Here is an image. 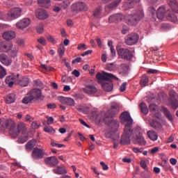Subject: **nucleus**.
Instances as JSON below:
<instances>
[{
	"label": "nucleus",
	"instance_id": "obj_1",
	"mask_svg": "<svg viewBox=\"0 0 178 178\" xmlns=\"http://www.w3.org/2000/svg\"><path fill=\"white\" fill-rule=\"evenodd\" d=\"M121 123L125 126L124 133L121 137L120 143L122 144H130V137L131 136V126L133 125V119L130 113L125 111L120 115Z\"/></svg>",
	"mask_w": 178,
	"mask_h": 178
},
{
	"label": "nucleus",
	"instance_id": "obj_2",
	"mask_svg": "<svg viewBox=\"0 0 178 178\" xmlns=\"http://www.w3.org/2000/svg\"><path fill=\"white\" fill-rule=\"evenodd\" d=\"M4 126L6 129L10 130V134L14 138L17 137L20 133L22 134L29 133L27 131V125L24 122H19L16 128V122L12 119H8L4 122Z\"/></svg>",
	"mask_w": 178,
	"mask_h": 178
},
{
	"label": "nucleus",
	"instance_id": "obj_3",
	"mask_svg": "<svg viewBox=\"0 0 178 178\" xmlns=\"http://www.w3.org/2000/svg\"><path fill=\"white\" fill-rule=\"evenodd\" d=\"M144 10L143 9L134 10L131 14L125 16V22L129 26H136L138 24L140 20L144 19Z\"/></svg>",
	"mask_w": 178,
	"mask_h": 178
},
{
	"label": "nucleus",
	"instance_id": "obj_4",
	"mask_svg": "<svg viewBox=\"0 0 178 178\" xmlns=\"http://www.w3.org/2000/svg\"><path fill=\"white\" fill-rule=\"evenodd\" d=\"M118 55L120 59H124V60H131L134 58L133 51L127 48L120 47L117 49Z\"/></svg>",
	"mask_w": 178,
	"mask_h": 178
},
{
	"label": "nucleus",
	"instance_id": "obj_5",
	"mask_svg": "<svg viewBox=\"0 0 178 178\" xmlns=\"http://www.w3.org/2000/svg\"><path fill=\"white\" fill-rule=\"evenodd\" d=\"M118 113H119V105L114 104L105 113L104 118H100L99 121L104 120V123H106V119H111V118H113V116L118 115Z\"/></svg>",
	"mask_w": 178,
	"mask_h": 178
},
{
	"label": "nucleus",
	"instance_id": "obj_6",
	"mask_svg": "<svg viewBox=\"0 0 178 178\" xmlns=\"http://www.w3.org/2000/svg\"><path fill=\"white\" fill-rule=\"evenodd\" d=\"M96 79L98 80V83L104 84V81H109L111 80V79H118V77L112 74H109L103 71L102 73L98 72L96 74Z\"/></svg>",
	"mask_w": 178,
	"mask_h": 178
},
{
	"label": "nucleus",
	"instance_id": "obj_7",
	"mask_svg": "<svg viewBox=\"0 0 178 178\" xmlns=\"http://www.w3.org/2000/svg\"><path fill=\"white\" fill-rule=\"evenodd\" d=\"M22 16V8H14L11 9L7 14V19L8 20H15Z\"/></svg>",
	"mask_w": 178,
	"mask_h": 178
},
{
	"label": "nucleus",
	"instance_id": "obj_8",
	"mask_svg": "<svg viewBox=\"0 0 178 178\" xmlns=\"http://www.w3.org/2000/svg\"><path fill=\"white\" fill-rule=\"evenodd\" d=\"M45 155H47V152H45V149H44L35 147L32 151V158L35 161H38V159H42Z\"/></svg>",
	"mask_w": 178,
	"mask_h": 178
},
{
	"label": "nucleus",
	"instance_id": "obj_9",
	"mask_svg": "<svg viewBox=\"0 0 178 178\" xmlns=\"http://www.w3.org/2000/svg\"><path fill=\"white\" fill-rule=\"evenodd\" d=\"M138 40H140L138 34L131 33L125 37L124 42L127 45H134L136 42H138Z\"/></svg>",
	"mask_w": 178,
	"mask_h": 178
},
{
	"label": "nucleus",
	"instance_id": "obj_10",
	"mask_svg": "<svg viewBox=\"0 0 178 178\" xmlns=\"http://www.w3.org/2000/svg\"><path fill=\"white\" fill-rule=\"evenodd\" d=\"M30 24H31V19L25 17L18 21L15 24V26L19 30H24V29H27Z\"/></svg>",
	"mask_w": 178,
	"mask_h": 178
},
{
	"label": "nucleus",
	"instance_id": "obj_11",
	"mask_svg": "<svg viewBox=\"0 0 178 178\" xmlns=\"http://www.w3.org/2000/svg\"><path fill=\"white\" fill-rule=\"evenodd\" d=\"M71 9L73 12H82L83 10H87L88 8L87 7V5H86V3L76 2L72 4Z\"/></svg>",
	"mask_w": 178,
	"mask_h": 178
},
{
	"label": "nucleus",
	"instance_id": "obj_12",
	"mask_svg": "<svg viewBox=\"0 0 178 178\" xmlns=\"http://www.w3.org/2000/svg\"><path fill=\"white\" fill-rule=\"evenodd\" d=\"M170 102L171 104V108L172 109H177L178 108L177 93H176L175 90L170 91Z\"/></svg>",
	"mask_w": 178,
	"mask_h": 178
},
{
	"label": "nucleus",
	"instance_id": "obj_13",
	"mask_svg": "<svg viewBox=\"0 0 178 178\" xmlns=\"http://www.w3.org/2000/svg\"><path fill=\"white\" fill-rule=\"evenodd\" d=\"M35 15L39 20H45V19H48L49 17L48 12L42 8H38L35 12Z\"/></svg>",
	"mask_w": 178,
	"mask_h": 178
},
{
	"label": "nucleus",
	"instance_id": "obj_14",
	"mask_svg": "<svg viewBox=\"0 0 178 178\" xmlns=\"http://www.w3.org/2000/svg\"><path fill=\"white\" fill-rule=\"evenodd\" d=\"M131 131L132 132L130 136V140H131V138H134V136L135 137H140L145 133L144 129H143L141 127H136L134 131L131 129Z\"/></svg>",
	"mask_w": 178,
	"mask_h": 178
},
{
	"label": "nucleus",
	"instance_id": "obj_15",
	"mask_svg": "<svg viewBox=\"0 0 178 178\" xmlns=\"http://www.w3.org/2000/svg\"><path fill=\"white\" fill-rule=\"evenodd\" d=\"M83 91L88 95H94L98 91V89L94 85H88L83 88Z\"/></svg>",
	"mask_w": 178,
	"mask_h": 178
},
{
	"label": "nucleus",
	"instance_id": "obj_16",
	"mask_svg": "<svg viewBox=\"0 0 178 178\" xmlns=\"http://www.w3.org/2000/svg\"><path fill=\"white\" fill-rule=\"evenodd\" d=\"M8 51L6 52H8L9 55L12 56V58H16L17 56V48L16 47H13V44L12 42H9L7 46Z\"/></svg>",
	"mask_w": 178,
	"mask_h": 178
},
{
	"label": "nucleus",
	"instance_id": "obj_17",
	"mask_svg": "<svg viewBox=\"0 0 178 178\" xmlns=\"http://www.w3.org/2000/svg\"><path fill=\"white\" fill-rule=\"evenodd\" d=\"M58 99L61 104H65V105H68V106H74V105H76L74 99L71 97H60Z\"/></svg>",
	"mask_w": 178,
	"mask_h": 178
},
{
	"label": "nucleus",
	"instance_id": "obj_18",
	"mask_svg": "<svg viewBox=\"0 0 178 178\" xmlns=\"http://www.w3.org/2000/svg\"><path fill=\"white\" fill-rule=\"evenodd\" d=\"M44 163L49 166H56L59 163V161H58V159L55 156H49L44 159Z\"/></svg>",
	"mask_w": 178,
	"mask_h": 178
},
{
	"label": "nucleus",
	"instance_id": "obj_19",
	"mask_svg": "<svg viewBox=\"0 0 178 178\" xmlns=\"http://www.w3.org/2000/svg\"><path fill=\"white\" fill-rule=\"evenodd\" d=\"M17 84V77L13 74H10L6 76V83L8 84V87H13V84Z\"/></svg>",
	"mask_w": 178,
	"mask_h": 178
},
{
	"label": "nucleus",
	"instance_id": "obj_20",
	"mask_svg": "<svg viewBox=\"0 0 178 178\" xmlns=\"http://www.w3.org/2000/svg\"><path fill=\"white\" fill-rule=\"evenodd\" d=\"M157 18L159 20H163V19H166L168 14L166 13V9L165 7L161 6L157 10Z\"/></svg>",
	"mask_w": 178,
	"mask_h": 178
},
{
	"label": "nucleus",
	"instance_id": "obj_21",
	"mask_svg": "<svg viewBox=\"0 0 178 178\" xmlns=\"http://www.w3.org/2000/svg\"><path fill=\"white\" fill-rule=\"evenodd\" d=\"M29 94L32 97V99H35L38 98H41V95H42V92L38 88L32 89Z\"/></svg>",
	"mask_w": 178,
	"mask_h": 178
},
{
	"label": "nucleus",
	"instance_id": "obj_22",
	"mask_svg": "<svg viewBox=\"0 0 178 178\" xmlns=\"http://www.w3.org/2000/svg\"><path fill=\"white\" fill-rule=\"evenodd\" d=\"M123 19V15L118 13V14H114L108 17V22L110 23H118V22L122 21Z\"/></svg>",
	"mask_w": 178,
	"mask_h": 178
},
{
	"label": "nucleus",
	"instance_id": "obj_23",
	"mask_svg": "<svg viewBox=\"0 0 178 178\" xmlns=\"http://www.w3.org/2000/svg\"><path fill=\"white\" fill-rule=\"evenodd\" d=\"M0 62L2 65H4V66H10V65H12V59L6 54L0 55Z\"/></svg>",
	"mask_w": 178,
	"mask_h": 178
},
{
	"label": "nucleus",
	"instance_id": "obj_24",
	"mask_svg": "<svg viewBox=\"0 0 178 178\" xmlns=\"http://www.w3.org/2000/svg\"><path fill=\"white\" fill-rule=\"evenodd\" d=\"M108 127H111V129L110 134L115 133V131H117L119 128V121L115 120H112L110 122Z\"/></svg>",
	"mask_w": 178,
	"mask_h": 178
},
{
	"label": "nucleus",
	"instance_id": "obj_25",
	"mask_svg": "<svg viewBox=\"0 0 178 178\" xmlns=\"http://www.w3.org/2000/svg\"><path fill=\"white\" fill-rule=\"evenodd\" d=\"M166 19L167 20H168L169 22H172L173 23H178V19H177V16H176V15L173 14V13H170V10H168L166 11Z\"/></svg>",
	"mask_w": 178,
	"mask_h": 178
},
{
	"label": "nucleus",
	"instance_id": "obj_26",
	"mask_svg": "<svg viewBox=\"0 0 178 178\" xmlns=\"http://www.w3.org/2000/svg\"><path fill=\"white\" fill-rule=\"evenodd\" d=\"M3 38L4 40H13V38H16V32L13 31L5 32L3 34Z\"/></svg>",
	"mask_w": 178,
	"mask_h": 178
},
{
	"label": "nucleus",
	"instance_id": "obj_27",
	"mask_svg": "<svg viewBox=\"0 0 178 178\" xmlns=\"http://www.w3.org/2000/svg\"><path fill=\"white\" fill-rule=\"evenodd\" d=\"M29 138H30V135H29V132H26L22 134V136H19L17 141L19 144H24V143L29 141Z\"/></svg>",
	"mask_w": 178,
	"mask_h": 178
},
{
	"label": "nucleus",
	"instance_id": "obj_28",
	"mask_svg": "<svg viewBox=\"0 0 178 178\" xmlns=\"http://www.w3.org/2000/svg\"><path fill=\"white\" fill-rule=\"evenodd\" d=\"M147 136L152 141H156V140H158V134L154 130L147 131Z\"/></svg>",
	"mask_w": 178,
	"mask_h": 178
},
{
	"label": "nucleus",
	"instance_id": "obj_29",
	"mask_svg": "<svg viewBox=\"0 0 178 178\" xmlns=\"http://www.w3.org/2000/svg\"><path fill=\"white\" fill-rule=\"evenodd\" d=\"M38 3H39L42 8H45L46 9H48L52 4L51 0H38Z\"/></svg>",
	"mask_w": 178,
	"mask_h": 178
},
{
	"label": "nucleus",
	"instance_id": "obj_30",
	"mask_svg": "<svg viewBox=\"0 0 178 178\" xmlns=\"http://www.w3.org/2000/svg\"><path fill=\"white\" fill-rule=\"evenodd\" d=\"M16 101V95L15 93H10L6 97V104H13Z\"/></svg>",
	"mask_w": 178,
	"mask_h": 178
},
{
	"label": "nucleus",
	"instance_id": "obj_31",
	"mask_svg": "<svg viewBox=\"0 0 178 178\" xmlns=\"http://www.w3.org/2000/svg\"><path fill=\"white\" fill-rule=\"evenodd\" d=\"M162 111L163 115L167 118L170 122H173V115L170 113V111L166 108V107H163L162 108Z\"/></svg>",
	"mask_w": 178,
	"mask_h": 178
},
{
	"label": "nucleus",
	"instance_id": "obj_32",
	"mask_svg": "<svg viewBox=\"0 0 178 178\" xmlns=\"http://www.w3.org/2000/svg\"><path fill=\"white\" fill-rule=\"evenodd\" d=\"M54 172L56 173V175H66V173H67V171L65 167L60 166H58L56 168H54Z\"/></svg>",
	"mask_w": 178,
	"mask_h": 178
},
{
	"label": "nucleus",
	"instance_id": "obj_33",
	"mask_svg": "<svg viewBox=\"0 0 178 178\" xmlns=\"http://www.w3.org/2000/svg\"><path fill=\"white\" fill-rule=\"evenodd\" d=\"M168 5L173 12H178V4L176 0H170Z\"/></svg>",
	"mask_w": 178,
	"mask_h": 178
},
{
	"label": "nucleus",
	"instance_id": "obj_34",
	"mask_svg": "<svg viewBox=\"0 0 178 178\" xmlns=\"http://www.w3.org/2000/svg\"><path fill=\"white\" fill-rule=\"evenodd\" d=\"M29 83H30V81H29V78L24 77L18 82H17V84H18V86H20L21 87H27L29 86Z\"/></svg>",
	"mask_w": 178,
	"mask_h": 178
},
{
	"label": "nucleus",
	"instance_id": "obj_35",
	"mask_svg": "<svg viewBox=\"0 0 178 178\" xmlns=\"http://www.w3.org/2000/svg\"><path fill=\"white\" fill-rule=\"evenodd\" d=\"M102 87L105 91H107L108 92H109L113 90V85L109 83H104L102 84Z\"/></svg>",
	"mask_w": 178,
	"mask_h": 178
},
{
	"label": "nucleus",
	"instance_id": "obj_36",
	"mask_svg": "<svg viewBox=\"0 0 178 178\" xmlns=\"http://www.w3.org/2000/svg\"><path fill=\"white\" fill-rule=\"evenodd\" d=\"M36 143H37V141L35 140H29L26 145V149H29L30 151H31V149H33V147H35Z\"/></svg>",
	"mask_w": 178,
	"mask_h": 178
},
{
	"label": "nucleus",
	"instance_id": "obj_37",
	"mask_svg": "<svg viewBox=\"0 0 178 178\" xmlns=\"http://www.w3.org/2000/svg\"><path fill=\"white\" fill-rule=\"evenodd\" d=\"M134 3H135V1L129 0V1L124 3L123 7L126 10L131 9V8H133L134 6Z\"/></svg>",
	"mask_w": 178,
	"mask_h": 178
},
{
	"label": "nucleus",
	"instance_id": "obj_38",
	"mask_svg": "<svg viewBox=\"0 0 178 178\" xmlns=\"http://www.w3.org/2000/svg\"><path fill=\"white\" fill-rule=\"evenodd\" d=\"M118 69V65H116L114 63H111L107 64L106 67V70L109 72H113V70H116Z\"/></svg>",
	"mask_w": 178,
	"mask_h": 178
},
{
	"label": "nucleus",
	"instance_id": "obj_39",
	"mask_svg": "<svg viewBox=\"0 0 178 178\" xmlns=\"http://www.w3.org/2000/svg\"><path fill=\"white\" fill-rule=\"evenodd\" d=\"M0 52H8V44L2 40H0Z\"/></svg>",
	"mask_w": 178,
	"mask_h": 178
},
{
	"label": "nucleus",
	"instance_id": "obj_40",
	"mask_svg": "<svg viewBox=\"0 0 178 178\" xmlns=\"http://www.w3.org/2000/svg\"><path fill=\"white\" fill-rule=\"evenodd\" d=\"M149 80V79H148V76H147L146 75H143L140 82V86L142 87H145L148 84Z\"/></svg>",
	"mask_w": 178,
	"mask_h": 178
},
{
	"label": "nucleus",
	"instance_id": "obj_41",
	"mask_svg": "<svg viewBox=\"0 0 178 178\" xmlns=\"http://www.w3.org/2000/svg\"><path fill=\"white\" fill-rule=\"evenodd\" d=\"M33 100V97L29 95V93H28L26 96H25L23 98L22 104H25L26 105H27V104L31 102V101Z\"/></svg>",
	"mask_w": 178,
	"mask_h": 178
},
{
	"label": "nucleus",
	"instance_id": "obj_42",
	"mask_svg": "<svg viewBox=\"0 0 178 178\" xmlns=\"http://www.w3.org/2000/svg\"><path fill=\"white\" fill-rule=\"evenodd\" d=\"M140 108L142 113H143L144 115L148 114V107H147V104L141 103L140 104Z\"/></svg>",
	"mask_w": 178,
	"mask_h": 178
},
{
	"label": "nucleus",
	"instance_id": "obj_43",
	"mask_svg": "<svg viewBox=\"0 0 178 178\" xmlns=\"http://www.w3.org/2000/svg\"><path fill=\"white\" fill-rule=\"evenodd\" d=\"M121 2H122V0H115V1H113L112 3H111L108 6V8H109L110 9H113V8H116V6H118L119 5V3H120Z\"/></svg>",
	"mask_w": 178,
	"mask_h": 178
},
{
	"label": "nucleus",
	"instance_id": "obj_44",
	"mask_svg": "<svg viewBox=\"0 0 178 178\" xmlns=\"http://www.w3.org/2000/svg\"><path fill=\"white\" fill-rule=\"evenodd\" d=\"M136 140L140 145H145V144H147V141H145L143 136L136 137Z\"/></svg>",
	"mask_w": 178,
	"mask_h": 178
},
{
	"label": "nucleus",
	"instance_id": "obj_45",
	"mask_svg": "<svg viewBox=\"0 0 178 178\" xmlns=\"http://www.w3.org/2000/svg\"><path fill=\"white\" fill-rule=\"evenodd\" d=\"M44 131H45V133H49L50 134H54L55 133V130L54 129V128L49 126L44 127Z\"/></svg>",
	"mask_w": 178,
	"mask_h": 178
},
{
	"label": "nucleus",
	"instance_id": "obj_46",
	"mask_svg": "<svg viewBox=\"0 0 178 178\" xmlns=\"http://www.w3.org/2000/svg\"><path fill=\"white\" fill-rule=\"evenodd\" d=\"M47 40L49 42H51V44H56L58 41H56V39L54 38L51 35H48L47 36Z\"/></svg>",
	"mask_w": 178,
	"mask_h": 178
},
{
	"label": "nucleus",
	"instance_id": "obj_47",
	"mask_svg": "<svg viewBox=\"0 0 178 178\" xmlns=\"http://www.w3.org/2000/svg\"><path fill=\"white\" fill-rule=\"evenodd\" d=\"M5 76H6V70L2 67V65H0V79H3Z\"/></svg>",
	"mask_w": 178,
	"mask_h": 178
},
{
	"label": "nucleus",
	"instance_id": "obj_48",
	"mask_svg": "<svg viewBox=\"0 0 178 178\" xmlns=\"http://www.w3.org/2000/svg\"><path fill=\"white\" fill-rule=\"evenodd\" d=\"M70 6V1L69 0H65L61 3V6L63 7L64 9L69 7Z\"/></svg>",
	"mask_w": 178,
	"mask_h": 178
},
{
	"label": "nucleus",
	"instance_id": "obj_49",
	"mask_svg": "<svg viewBox=\"0 0 178 178\" xmlns=\"http://www.w3.org/2000/svg\"><path fill=\"white\" fill-rule=\"evenodd\" d=\"M77 49L79 51H86V49H87V47L86 46L85 44L81 43L78 44Z\"/></svg>",
	"mask_w": 178,
	"mask_h": 178
},
{
	"label": "nucleus",
	"instance_id": "obj_50",
	"mask_svg": "<svg viewBox=\"0 0 178 178\" xmlns=\"http://www.w3.org/2000/svg\"><path fill=\"white\" fill-rule=\"evenodd\" d=\"M65 47L61 46L60 47L58 48V53L59 54L60 56H62L63 55H65Z\"/></svg>",
	"mask_w": 178,
	"mask_h": 178
},
{
	"label": "nucleus",
	"instance_id": "obj_51",
	"mask_svg": "<svg viewBox=\"0 0 178 178\" xmlns=\"http://www.w3.org/2000/svg\"><path fill=\"white\" fill-rule=\"evenodd\" d=\"M36 30L39 34H42L44 33V26L42 24H40L37 26Z\"/></svg>",
	"mask_w": 178,
	"mask_h": 178
},
{
	"label": "nucleus",
	"instance_id": "obj_52",
	"mask_svg": "<svg viewBox=\"0 0 178 178\" xmlns=\"http://www.w3.org/2000/svg\"><path fill=\"white\" fill-rule=\"evenodd\" d=\"M151 127H153L154 129H157V127H159V122L156 121H152L150 122Z\"/></svg>",
	"mask_w": 178,
	"mask_h": 178
},
{
	"label": "nucleus",
	"instance_id": "obj_53",
	"mask_svg": "<svg viewBox=\"0 0 178 178\" xmlns=\"http://www.w3.org/2000/svg\"><path fill=\"white\" fill-rule=\"evenodd\" d=\"M38 42H39L42 45H47V40H45V38H40L38 39Z\"/></svg>",
	"mask_w": 178,
	"mask_h": 178
},
{
	"label": "nucleus",
	"instance_id": "obj_54",
	"mask_svg": "<svg viewBox=\"0 0 178 178\" xmlns=\"http://www.w3.org/2000/svg\"><path fill=\"white\" fill-rule=\"evenodd\" d=\"M41 67H42V69H44V70H48V71L54 70V67L47 66L45 64H42Z\"/></svg>",
	"mask_w": 178,
	"mask_h": 178
},
{
	"label": "nucleus",
	"instance_id": "obj_55",
	"mask_svg": "<svg viewBox=\"0 0 178 178\" xmlns=\"http://www.w3.org/2000/svg\"><path fill=\"white\" fill-rule=\"evenodd\" d=\"M173 141H175V135L172 134L170 135V136L166 140V143L169 144L170 143H173Z\"/></svg>",
	"mask_w": 178,
	"mask_h": 178
},
{
	"label": "nucleus",
	"instance_id": "obj_56",
	"mask_svg": "<svg viewBox=\"0 0 178 178\" xmlns=\"http://www.w3.org/2000/svg\"><path fill=\"white\" fill-rule=\"evenodd\" d=\"M47 120V124H54V118L52 117H49V116H47L46 117Z\"/></svg>",
	"mask_w": 178,
	"mask_h": 178
},
{
	"label": "nucleus",
	"instance_id": "obj_57",
	"mask_svg": "<svg viewBox=\"0 0 178 178\" xmlns=\"http://www.w3.org/2000/svg\"><path fill=\"white\" fill-rule=\"evenodd\" d=\"M100 13H101V8H97L93 13V16L98 17Z\"/></svg>",
	"mask_w": 178,
	"mask_h": 178
},
{
	"label": "nucleus",
	"instance_id": "obj_58",
	"mask_svg": "<svg viewBox=\"0 0 178 178\" xmlns=\"http://www.w3.org/2000/svg\"><path fill=\"white\" fill-rule=\"evenodd\" d=\"M100 165L104 170H108L109 169V167H108V165L105 164L104 161H101Z\"/></svg>",
	"mask_w": 178,
	"mask_h": 178
},
{
	"label": "nucleus",
	"instance_id": "obj_59",
	"mask_svg": "<svg viewBox=\"0 0 178 178\" xmlns=\"http://www.w3.org/2000/svg\"><path fill=\"white\" fill-rule=\"evenodd\" d=\"M51 145H52V147H57V148H62V147H63V144H58L55 142H51Z\"/></svg>",
	"mask_w": 178,
	"mask_h": 178
},
{
	"label": "nucleus",
	"instance_id": "obj_60",
	"mask_svg": "<svg viewBox=\"0 0 178 178\" xmlns=\"http://www.w3.org/2000/svg\"><path fill=\"white\" fill-rule=\"evenodd\" d=\"M79 122L81 124H82L83 126H85V127H87L88 129H90V125H88L86 121H84L82 119H79Z\"/></svg>",
	"mask_w": 178,
	"mask_h": 178
},
{
	"label": "nucleus",
	"instance_id": "obj_61",
	"mask_svg": "<svg viewBox=\"0 0 178 178\" xmlns=\"http://www.w3.org/2000/svg\"><path fill=\"white\" fill-rule=\"evenodd\" d=\"M32 129H38L40 127V124L37 123V122H33L31 124Z\"/></svg>",
	"mask_w": 178,
	"mask_h": 178
},
{
	"label": "nucleus",
	"instance_id": "obj_62",
	"mask_svg": "<svg viewBox=\"0 0 178 178\" xmlns=\"http://www.w3.org/2000/svg\"><path fill=\"white\" fill-rule=\"evenodd\" d=\"M126 84H127V83H126V82H124V83L121 85V86H120V91H121L122 92H123V91H126Z\"/></svg>",
	"mask_w": 178,
	"mask_h": 178
},
{
	"label": "nucleus",
	"instance_id": "obj_63",
	"mask_svg": "<svg viewBox=\"0 0 178 178\" xmlns=\"http://www.w3.org/2000/svg\"><path fill=\"white\" fill-rule=\"evenodd\" d=\"M140 166H141L143 169H147V161H140Z\"/></svg>",
	"mask_w": 178,
	"mask_h": 178
},
{
	"label": "nucleus",
	"instance_id": "obj_64",
	"mask_svg": "<svg viewBox=\"0 0 178 178\" xmlns=\"http://www.w3.org/2000/svg\"><path fill=\"white\" fill-rule=\"evenodd\" d=\"M72 74L75 76V77H79L80 76V72L77 71L76 70H74L72 72Z\"/></svg>",
	"mask_w": 178,
	"mask_h": 178
}]
</instances>
